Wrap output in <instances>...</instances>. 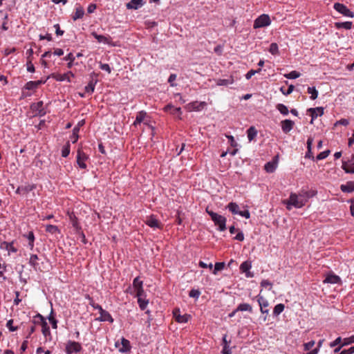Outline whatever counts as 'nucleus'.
Wrapping results in <instances>:
<instances>
[{
	"label": "nucleus",
	"mask_w": 354,
	"mask_h": 354,
	"mask_svg": "<svg viewBox=\"0 0 354 354\" xmlns=\"http://www.w3.org/2000/svg\"><path fill=\"white\" fill-rule=\"evenodd\" d=\"M64 59L66 61H68V63L67 64V67L68 68H71L73 66V62L75 59V57L72 53H70L64 58Z\"/></svg>",
	"instance_id": "nucleus-38"
},
{
	"label": "nucleus",
	"mask_w": 354,
	"mask_h": 354,
	"mask_svg": "<svg viewBox=\"0 0 354 354\" xmlns=\"http://www.w3.org/2000/svg\"><path fill=\"white\" fill-rule=\"evenodd\" d=\"M46 80H39L37 81H29L28 82L25 86L24 88L26 90H35L38 88L40 85L45 84Z\"/></svg>",
	"instance_id": "nucleus-13"
},
{
	"label": "nucleus",
	"mask_w": 354,
	"mask_h": 354,
	"mask_svg": "<svg viewBox=\"0 0 354 354\" xmlns=\"http://www.w3.org/2000/svg\"><path fill=\"white\" fill-rule=\"evenodd\" d=\"M70 151H71V145H70L69 142H67L66 143V145L62 147V156L64 158H66L69 155Z\"/></svg>",
	"instance_id": "nucleus-40"
},
{
	"label": "nucleus",
	"mask_w": 354,
	"mask_h": 354,
	"mask_svg": "<svg viewBox=\"0 0 354 354\" xmlns=\"http://www.w3.org/2000/svg\"><path fill=\"white\" fill-rule=\"evenodd\" d=\"M315 194L314 191L301 189L298 194L291 193L289 198L283 201L286 205V208L290 210L292 207L295 208H301L304 207L308 199Z\"/></svg>",
	"instance_id": "nucleus-1"
},
{
	"label": "nucleus",
	"mask_w": 354,
	"mask_h": 354,
	"mask_svg": "<svg viewBox=\"0 0 354 354\" xmlns=\"http://www.w3.org/2000/svg\"><path fill=\"white\" fill-rule=\"evenodd\" d=\"M341 279L338 276L335 274H328L324 280V283L335 284L339 283Z\"/></svg>",
	"instance_id": "nucleus-25"
},
{
	"label": "nucleus",
	"mask_w": 354,
	"mask_h": 354,
	"mask_svg": "<svg viewBox=\"0 0 354 354\" xmlns=\"http://www.w3.org/2000/svg\"><path fill=\"white\" fill-rule=\"evenodd\" d=\"M308 93L310 94V99L314 100H315L318 96V91L315 88V87H308Z\"/></svg>",
	"instance_id": "nucleus-46"
},
{
	"label": "nucleus",
	"mask_w": 354,
	"mask_h": 354,
	"mask_svg": "<svg viewBox=\"0 0 354 354\" xmlns=\"http://www.w3.org/2000/svg\"><path fill=\"white\" fill-rule=\"evenodd\" d=\"M97 81V80H91L88 84V85L85 86V91L88 93H93L94 92Z\"/></svg>",
	"instance_id": "nucleus-33"
},
{
	"label": "nucleus",
	"mask_w": 354,
	"mask_h": 354,
	"mask_svg": "<svg viewBox=\"0 0 354 354\" xmlns=\"http://www.w3.org/2000/svg\"><path fill=\"white\" fill-rule=\"evenodd\" d=\"M79 127H75L73 130V135H72V142L75 143L78 140V132H79Z\"/></svg>",
	"instance_id": "nucleus-53"
},
{
	"label": "nucleus",
	"mask_w": 354,
	"mask_h": 354,
	"mask_svg": "<svg viewBox=\"0 0 354 354\" xmlns=\"http://www.w3.org/2000/svg\"><path fill=\"white\" fill-rule=\"evenodd\" d=\"M31 109L33 110L36 115L40 117L45 115L46 113V111L44 108L43 101H39L37 103L33 104L31 106Z\"/></svg>",
	"instance_id": "nucleus-10"
},
{
	"label": "nucleus",
	"mask_w": 354,
	"mask_h": 354,
	"mask_svg": "<svg viewBox=\"0 0 354 354\" xmlns=\"http://www.w3.org/2000/svg\"><path fill=\"white\" fill-rule=\"evenodd\" d=\"M138 303L139 304V307L141 310H144L146 309L148 304H149V300L148 299H146L145 298H142V299H138Z\"/></svg>",
	"instance_id": "nucleus-47"
},
{
	"label": "nucleus",
	"mask_w": 354,
	"mask_h": 354,
	"mask_svg": "<svg viewBox=\"0 0 354 354\" xmlns=\"http://www.w3.org/2000/svg\"><path fill=\"white\" fill-rule=\"evenodd\" d=\"M164 110L165 111L170 112L173 115H180L182 113L181 109L180 107L176 108L171 104H167L165 106Z\"/></svg>",
	"instance_id": "nucleus-27"
},
{
	"label": "nucleus",
	"mask_w": 354,
	"mask_h": 354,
	"mask_svg": "<svg viewBox=\"0 0 354 354\" xmlns=\"http://www.w3.org/2000/svg\"><path fill=\"white\" fill-rule=\"evenodd\" d=\"M176 74H171L168 79V82L170 84L171 86H175L176 84L174 83V82L176 80Z\"/></svg>",
	"instance_id": "nucleus-62"
},
{
	"label": "nucleus",
	"mask_w": 354,
	"mask_h": 354,
	"mask_svg": "<svg viewBox=\"0 0 354 354\" xmlns=\"http://www.w3.org/2000/svg\"><path fill=\"white\" fill-rule=\"evenodd\" d=\"M82 350V346L79 342L69 340L66 346L65 352L66 354L78 353Z\"/></svg>",
	"instance_id": "nucleus-5"
},
{
	"label": "nucleus",
	"mask_w": 354,
	"mask_h": 354,
	"mask_svg": "<svg viewBox=\"0 0 354 354\" xmlns=\"http://www.w3.org/2000/svg\"><path fill=\"white\" fill-rule=\"evenodd\" d=\"M236 310L238 311H248L250 313H252V308L251 305L246 303L240 304L237 308Z\"/></svg>",
	"instance_id": "nucleus-32"
},
{
	"label": "nucleus",
	"mask_w": 354,
	"mask_h": 354,
	"mask_svg": "<svg viewBox=\"0 0 354 354\" xmlns=\"http://www.w3.org/2000/svg\"><path fill=\"white\" fill-rule=\"evenodd\" d=\"M36 188V185L35 184H28L25 186H19L16 190V193L18 194H27Z\"/></svg>",
	"instance_id": "nucleus-17"
},
{
	"label": "nucleus",
	"mask_w": 354,
	"mask_h": 354,
	"mask_svg": "<svg viewBox=\"0 0 354 354\" xmlns=\"http://www.w3.org/2000/svg\"><path fill=\"white\" fill-rule=\"evenodd\" d=\"M340 189L344 193H351L354 191V181H348L346 184L341 185Z\"/></svg>",
	"instance_id": "nucleus-22"
},
{
	"label": "nucleus",
	"mask_w": 354,
	"mask_h": 354,
	"mask_svg": "<svg viewBox=\"0 0 354 354\" xmlns=\"http://www.w3.org/2000/svg\"><path fill=\"white\" fill-rule=\"evenodd\" d=\"M335 26L337 28H344L346 30H349L351 28L352 22H351V21H345V22H340V23L339 22V23L335 24Z\"/></svg>",
	"instance_id": "nucleus-41"
},
{
	"label": "nucleus",
	"mask_w": 354,
	"mask_h": 354,
	"mask_svg": "<svg viewBox=\"0 0 354 354\" xmlns=\"http://www.w3.org/2000/svg\"><path fill=\"white\" fill-rule=\"evenodd\" d=\"M252 267L251 263L248 261L243 262L240 266V270L242 272H246L250 270Z\"/></svg>",
	"instance_id": "nucleus-45"
},
{
	"label": "nucleus",
	"mask_w": 354,
	"mask_h": 354,
	"mask_svg": "<svg viewBox=\"0 0 354 354\" xmlns=\"http://www.w3.org/2000/svg\"><path fill=\"white\" fill-rule=\"evenodd\" d=\"M248 138L250 142L253 140L257 135V131L254 127L252 126L247 130Z\"/></svg>",
	"instance_id": "nucleus-28"
},
{
	"label": "nucleus",
	"mask_w": 354,
	"mask_h": 354,
	"mask_svg": "<svg viewBox=\"0 0 354 354\" xmlns=\"http://www.w3.org/2000/svg\"><path fill=\"white\" fill-rule=\"evenodd\" d=\"M307 111L310 113L311 124L313 122V120L316 119L319 115L321 116L324 114L323 107L310 108Z\"/></svg>",
	"instance_id": "nucleus-14"
},
{
	"label": "nucleus",
	"mask_w": 354,
	"mask_h": 354,
	"mask_svg": "<svg viewBox=\"0 0 354 354\" xmlns=\"http://www.w3.org/2000/svg\"><path fill=\"white\" fill-rule=\"evenodd\" d=\"M46 231L52 234L59 233V230L57 226L53 225H47L46 226Z\"/></svg>",
	"instance_id": "nucleus-43"
},
{
	"label": "nucleus",
	"mask_w": 354,
	"mask_h": 354,
	"mask_svg": "<svg viewBox=\"0 0 354 354\" xmlns=\"http://www.w3.org/2000/svg\"><path fill=\"white\" fill-rule=\"evenodd\" d=\"M136 297H138V299H142V298L145 297L146 295H145L143 288L136 289Z\"/></svg>",
	"instance_id": "nucleus-56"
},
{
	"label": "nucleus",
	"mask_w": 354,
	"mask_h": 354,
	"mask_svg": "<svg viewBox=\"0 0 354 354\" xmlns=\"http://www.w3.org/2000/svg\"><path fill=\"white\" fill-rule=\"evenodd\" d=\"M227 208L228 209L234 214H239V205L235 203H233V202H231L228 205H227Z\"/></svg>",
	"instance_id": "nucleus-36"
},
{
	"label": "nucleus",
	"mask_w": 354,
	"mask_h": 354,
	"mask_svg": "<svg viewBox=\"0 0 354 354\" xmlns=\"http://www.w3.org/2000/svg\"><path fill=\"white\" fill-rule=\"evenodd\" d=\"M146 115V112L143 111L138 112L136 115V120L133 122V124L134 126H137V124H140L145 120Z\"/></svg>",
	"instance_id": "nucleus-29"
},
{
	"label": "nucleus",
	"mask_w": 354,
	"mask_h": 354,
	"mask_svg": "<svg viewBox=\"0 0 354 354\" xmlns=\"http://www.w3.org/2000/svg\"><path fill=\"white\" fill-rule=\"evenodd\" d=\"M24 236L26 237L28 240V246L30 250H32L34 248V241H35V235L33 232L30 231L28 233V234H24Z\"/></svg>",
	"instance_id": "nucleus-31"
},
{
	"label": "nucleus",
	"mask_w": 354,
	"mask_h": 354,
	"mask_svg": "<svg viewBox=\"0 0 354 354\" xmlns=\"http://www.w3.org/2000/svg\"><path fill=\"white\" fill-rule=\"evenodd\" d=\"M37 260H38V256L37 254H31L29 263L35 270H37L39 268V263H37Z\"/></svg>",
	"instance_id": "nucleus-34"
},
{
	"label": "nucleus",
	"mask_w": 354,
	"mask_h": 354,
	"mask_svg": "<svg viewBox=\"0 0 354 354\" xmlns=\"http://www.w3.org/2000/svg\"><path fill=\"white\" fill-rule=\"evenodd\" d=\"M206 212L211 217V219L214 223V224L218 226V230L219 231L223 232L226 230L227 219L225 217L216 212H214L212 210H209L208 208L206 209Z\"/></svg>",
	"instance_id": "nucleus-2"
},
{
	"label": "nucleus",
	"mask_w": 354,
	"mask_h": 354,
	"mask_svg": "<svg viewBox=\"0 0 354 354\" xmlns=\"http://www.w3.org/2000/svg\"><path fill=\"white\" fill-rule=\"evenodd\" d=\"M225 267L224 262H218L215 263L214 270H213V274H216L217 272L223 270Z\"/></svg>",
	"instance_id": "nucleus-49"
},
{
	"label": "nucleus",
	"mask_w": 354,
	"mask_h": 354,
	"mask_svg": "<svg viewBox=\"0 0 354 354\" xmlns=\"http://www.w3.org/2000/svg\"><path fill=\"white\" fill-rule=\"evenodd\" d=\"M179 308H176L173 311L175 319L178 323H187L190 319L191 316L188 314L180 315Z\"/></svg>",
	"instance_id": "nucleus-9"
},
{
	"label": "nucleus",
	"mask_w": 354,
	"mask_h": 354,
	"mask_svg": "<svg viewBox=\"0 0 354 354\" xmlns=\"http://www.w3.org/2000/svg\"><path fill=\"white\" fill-rule=\"evenodd\" d=\"M354 353V346H351L348 349L342 350L339 354H353Z\"/></svg>",
	"instance_id": "nucleus-64"
},
{
	"label": "nucleus",
	"mask_w": 354,
	"mask_h": 354,
	"mask_svg": "<svg viewBox=\"0 0 354 354\" xmlns=\"http://www.w3.org/2000/svg\"><path fill=\"white\" fill-rule=\"evenodd\" d=\"M284 76L288 79H296L300 76V73L296 71H292Z\"/></svg>",
	"instance_id": "nucleus-51"
},
{
	"label": "nucleus",
	"mask_w": 354,
	"mask_h": 354,
	"mask_svg": "<svg viewBox=\"0 0 354 354\" xmlns=\"http://www.w3.org/2000/svg\"><path fill=\"white\" fill-rule=\"evenodd\" d=\"M13 320L10 319L7 322L6 326L9 328V330L12 332L16 331L17 330V327H15L12 326Z\"/></svg>",
	"instance_id": "nucleus-61"
},
{
	"label": "nucleus",
	"mask_w": 354,
	"mask_h": 354,
	"mask_svg": "<svg viewBox=\"0 0 354 354\" xmlns=\"http://www.w3.org/2000/svg\"><path fill=\"white\" fill-rule=\"evenodd\" d=\"M276 109L283 115H287L289 113L288 107L283 104H278L276 106Z\"/></svg>",
	"instance_id": "nucleus-37"
},
{
	"label": "nucleus",
	"mask_w": 354,
	"mask_h": 354,
	"mask_svg": "<svg viewBox=\"0 0 354 354\" xmlns=\"http://www.w3.org/2000/svg\"><path fill=\"white\" fill-rule=\"evenodd\" d=\"M100 316L97 318V320L100 322H109L110 323L113 322V318L112 317L111 315L105 310H102V311L100 313Z\"/></svg>",
	"instance_id": "nucleus-18"
},
{
	"label": "nucleus",
	"mask_w": 354,
	"mask_h": 354,
	"mask_svg": "<svg viewBox=\"0 0 354 354\" xmlns=\"http://www.w3.org/2000/svg\"><path fill=\"white\" fill-rule=\"evenodd\" d=\"M294 88L295 86L293 85H290L288 88V91H285L283 90V87H281L280 88L281 91L282 92V93L285 95H290L294 90Z\"/></svg>",
	"instance_id": "nucleus-59"
},
{
	"label": "nucleus",
	"mask_w": 354,
	"mask_h": 354,
	"mask_svg": "<svg viewBox=\"0 0 354 354\" xmlns=\"http://www.w3.org/2000/svg\"><path fill=\"white\" fill-rule=\"evenodd\" d=\"M276 167L277 163L274 162H268L264 166L265 170L268 173L274 172V171L276 169Z\"/></svg>",
	"instance_id": "nucleus-35"
},
{
	"label": "nucleus",
	"mask_w": 354,
	"mask_h": 354,
	"mask_svg": "<svg viewBox=\"0 0 354 354\" xmlns=\"http://www.w3.org/2000/svg\"><path fill=\"white\" fill-rule=\"evenodd\" d=\"M100 68L102 70L106 71L108 73H111V68L108 64L100 63Z\"/></svg>",
	"instance_id": "nucleus-60"
},
{
	"label": "nucleus",
	"mask_w": 354,
	"mask_h": 354,
	"mask_svg": "<svg viewBox=\"0 0 354 354\" xmlns=\"http://www.w3.org/2000/svg\"><path fill=\"white\" fill-rule=\"evenodd\" d=\"M147 3V0H131L127 3L126 7L127 9L137 10L141 8Z\"/></svg>",
	"instance_id": "nucleus-11"
},
{
	"label": "nucleus",
	"mask_w": 354,
	"mask_h": 354,
	"mask_svg": "<svg viewBox=\"0 0 354 354\" xmlns=\"http://www.w3.org/2000/svg\"><path fill=\"white\" fill-rule=\"evenodd\" d=\"M271 24V20L268 15L263 14L258 17L254 21L253 28L254 29L266 27Z\"/></svg>",
	"instance_id": "nucleus-3"
},
{
	"label": "nucleus",
	"mask_w": 354,
	"mask_h": 354,
	"mask_svg": "<svg viewBox=\"0 0 354 354\" xmlns=\"http://www.w3.org/2000/svg\"><path fill=\"white\" fill-rule=\"evenodd\" d=\"M330 150H326L324 151L319 153L316 156L317 160H321L325 159L326 158L328 157V156L330 154Z\"/></svg>",
	"instance_id": "nucleus-50"
},
{
	"label": "nucleus",
	"mask_w": 354,
	"mask_h": 354,
	"mask_svg": "<svg viewBox=\"0 0 354 354\" xmlns=\"http://www.w3.org/2000/svg\"><path fill=\"white\" fill-rule=\"evenodd\" d=\"M206 103L205 102H193L187 105V109L189 111H201L205 106Z\"/></svg>",
	"instance_id": "nucleus-16"
},
{
	"label": "nucleus",
	"mask_w": 354,
	"mask_h": 354,
	"mask_svg": "<svg viewBox=\"0 0 354 354\" xmlns=\"http://www.w3.org/2000/svg\"><path fill=\"white\" fill-rule=\"evenodd\" d=\"M284 305L283 304H277L273 310V315L277 316L280 315L284 310Z\"/></svg>",
	"instance_id": "nucleus-42"
},
{
	"label": "nucleus",
	"mask_w": 354,
	"mask_h": 354,
	"mask_svg": "<svg viewBox=\"0 0 354 354\" xmlns=\"http://www.w3.org/2000/svg\"><path fill=\"white\" fill-rule=\"evenodd\" d=\"M36 319H39V323L41 326V332L43 335L47 338L48 337H50V328L46 321V319L39 313L35 315Z\"/></svg>",
	"instance_id": "nucleus-4"
},
{
	"label": "nucleus",
	"mask_w": 354,
	"mask_h": 354,
	"mask_svg": "<svg viewBox=\"0 0 354 354\" xmlns=\"http://www.w3.org/2000/svg\"><path fill=\"white\" fill-rule=\"evenodd\" d=\"M313 138L310 137L307 140V151L305 155L306 158L314 159V156L312 153V145H313Z\"/></svg>",
	"instance_id": "nucleus-23"
},
{
	"label": "nucleus",
	"mask_w": 354,
	"mask_h": 354,
	"mask_svg": "<svg viewBox=\"0 0 354 354\" xmlns=\"http://www.w3.org/2000/svg\"><path fill=\"white\" fill-rule=\"evenodd\" d=\"M70 219L71 221V224L73 227L75 228V230L77 231H80L81 230V227L79 225V223L77 221V218L75 215L70 216Z\"/></svg>",
	"instance_id": "nucleus-44"
},
{
	"label": "nucleus",
	"mask_w": 354,
	"mask_h": 354,
	"mask_svg": "<svg viewBox=\"0 0 354 354\" xmlns=\"http://www.w3.org/2000/svg\"><path fill=\"white\" fill-rule=\"evenodd\" d=\"M353 343H354V335H353L350 337H348V338H344L343 339L342 346H347V345H349Z\"/></svg>",
	"instance_id": "nucleus-57"
},
{
	"label": "nucleus",
	"mask_w": 354,
	"mask_h": 354,
	"mask_svg": "<svg viewBox=\"0 0 354 354\" xmlns=\"http://www.w3.org/2000/svg\"><path fill=\"white\" fill-rule=\"evenodd\" d=\"M261 71V68H259L257 70H250L245 75V78L247 80H250L254 75H255L256 73H260V71Z\"/></svg>",
	"instance_id": "nucleus-55"
},
{
	"label": "nucleus",
	"mask_w": 354,
	"mask_h": 354,
	"mask_svg": "<svg viewBox=\"0 0 354 354\" xmlns=\"http://www.w3.org/2000/svg\"><path fill=\"white\" fill-rule=\"evenodd\" d=\"M342 168L347 174H354V162L343 161Z\"/></svg>",
	"instance_id": "nucleus-24"
},
{
	"label": "nucleus",
	"mask_w": 354,
	"mask_h": 354,
	"mask_svg": "<svg viewBox=\"0 0 354 354\" xmlns=\"http://www.w3.org/2000/svg\"><path fill=\"white\" fill-rule=\"evenodd\" d=\"M48 319L51 324L53 328L56 329L57 328V320L54 317L53 308L51 309V312L48 317Z\"/></svg>",
	"instance_id": "nucleus-39"
},
{
	"label": "nucleus",
	"mask_w": 354,
	"mask_h": 354,
	"mask_svg": "<svg viewBox=\"0 0 354 354\" xmlns=\"http://www.w3.org/2000/svg\"><path fill=\"white\" fill-rule=\"evenodd\" d=\"M121 344H122V347H119L118 343V342L115 343V346L119 348L118 349H119L120 352L127 353V352L130 351L131 345H130V342L128 339L122 337L121 339Z\"/></svg>",
	"instance_id": "nucleus-15"
},
{
	"label": "nucleus",
	"mask_w": 354,
	"mask_h": 354,
	"mask_svg": "<svg viewBox=\"0 0 354 354\" xmlns=\"http://www.w3.org/2000/svg\"><path fill=\"white\" fill-rule=\"evenodd\" d=\"M201 295V292L197 289H192L189 292V296L192 298L198 299Z\"/></svg>",
	"instance_id": "nucleus-54"
},
{
	"label": "nucleus",
	"mask_w": 354,
	"mask_h": 354,
	"mask_svg": "<svg viewBox=\"0 0 354 354\" xmlns=\"http://www.w3.org/2000/svg\"><path fill=\"white\" fill-rule=\"evenodd\" d=\"M334 9L338 12L342 14L344 16L351 18L354 17V12L349 10L345 5L340 3H335L334 4Z\"/></svg>",
	"instance_id": "nucleus-6"
},
{
	"label": "nucleus",
	"mask_w": 354,
	"mask_h": 354,
	"mask_svg": "<svg viewBox=\"0 0 354 354\" xmlns=\"http://www.w3.org/2000/svg\"><path fill=\"white\" fill-rule=\"evenodd\" d=\"M234 82V77L232 76H230L227 79H218L216 80V84L218 86H228L230 84H232Z\"/></svg>",
	"instance_id": "nucleus-26"
},
{
	"label": "nucleus",
	"mask_w": 354,
	"mask_h": 354,
	"mask_svg": "<svg viewBox=\"0 0 354 354\" xmlns=\"http://www.w3.org/2000/svg\"><path fill=\"white\" fill-rule=\"evenodd\" d=\"M146 224L152 228H160L161 227V225H160L159 221L153 215L149 216L147 218V220L146 221Z\"/></svg>",
	"instance_id": "nucleus-21"
},
{
	"label": "nucleus",
	"mask_w": 354,
	"mask_h": 354,
	"mask_svg": "<svg viewBox=\"0 0 354 354\" xmlns=\"http://www.w3.org/2000/svg\"><path fill=\"white\" fill-rule=\"evenodd\" d=\"M272 286V283L270 281H268L267 279H263L261 282V286L263 287V288H267L268 286L270 288H271Z\"/></svg>",
	"instance_id": "nucleus-63"
},
{
	"label": "nucleus",
	"mask_w": 354,
	"mask_h": 354,
	"mask_svg": "<svg viewBox=\"0 0 354 354\" xmlns=\"http://www.w3.org/2000/svg\"><path fill=\"white\" fill-rule=\"evenodd\" d=\"M142 284H143V282L142 281L140 280V278L138 277H136L134 279H133V286L134 287L135 289H138V288H143L142 287Z\"/></svg>",
	"instance_id": "nucleus-52"
},
{
	"label": "nucleus",
	"mask_w": 354,
	"mask_h": 354,
	"mask_svg": "<svg viewBox=\"0 0 354 354\" xmlns=\"http://www.w3.org/2000/svg\"><path fill=\"white\" fill-rule=\"evenodd\" d=\"M88 159V156L79 149L77 151V164L81 169H86L87 165L85 163V161H86Z\"/></svg>",
	"instance_id": "nucleus-7"
},
{
	"label": "nucleus",
	"mask_w": 354,
	"mask_h": 354,
	"mask_svg": "<svg viewBox=\"0 0 354 354\" xmlns=\"http://www.w3.org/2000/svg\"><path fill=\"white\" fill-rule=\"evenodd\" d=\"M92 36L97 40L100 43H104V44H109V41L107 37H106L104 35H98L95 32H93L91 33Z\"/></svg>",
	"instance_id": "nucleus-30"
},
{
	"label": "nucleus",
	"mask_w": 354,
	"mask_h": 354,
	"mask_svg": "<svg viewBox=\"0 0 354 354\" xmlns=\"http://www.w3.org/2000/svg\"><path fill=\"white\" fill-rule=\"evenodd\" d=\"M295 122L291 120H284L281 122V127L283 133H289L294 127Z\"/></svg>",
	"instance_id": "nucleus-12"
},
{
	"label": "nucleus",
	"mask_w": 354,
	"mask_h": 354,
	"mask_svg": "<svg viewBox=\"0 0 354 354\" xmlns=\"http://www.w3.org/2000/svg\"><path fill=\"white\" fill-rule=\"evenodd\" d=\"M269 52L272 55H277V54H278L279 53L278 45L276 43H272L270 45Z\"/></svg>",
	"instance_id": "nucleus-48"
},
{
	"label": "nucleus",
	"mask_w": 354,
	"mask_h": 354,
	"mask_svg": "<svg viewBox=\"0 0 354 354\" xmlns=\"http://www.w3.org/2000/svg\"><path fill=\"white\" fill-rule=\"evenodd\" d=\"M257 302L260 306V311L262 314L268 315L269 310L267 308L269 306V303L266 299H265L260 294L257 296Z\"/></svg>",
	"instance_id": "nucleus-8"
},
{
	"label": "nucleus",
	"mask_w": 354,
	"mask_h": 354,
	"mask_svg": "<svg viewBox=\"0 0 354 354\" xmlns=\"http://www.w3.org/2000/svg\"><path fill=\"white\" fill-rule=\"evenodd\" d=\"M71 76H74L73 73L71 71H68V73L64 74H55L53 75V78L55 79L57 81H67L68 82H71Z\"/></svg>",
	"instance_id": "nucleus-19"
},
{
	"label": "nucleus",
	"mask_w": 354,
	"mask_h": 354,
	"mask_svg": "<svg viewBox=\"0 0 354 354\" xmlns=\"http://www.w3.org/2000/svg\"><path fill=\"white\" fill-rule=\"evenodd\" d=\"M84 15V10L82 6L76 5L75 11L72 15L73 21H76L79 19H82Z\"/></svg>",
	"instance_id": "nucleus-20"
},
{
	"label": "nucleus",
	"mask_w": 354,
	"mask_h": 354,
	"mask_svg": "<svg viewBox=\"0 0 354 354\" xmlns=\"http://www.w3.org/2000/svg\"><path fill=\"white\" fill-rule=\"evenodd\" d=\"M343 342H342V339L341 337H338L337 338H336L333 342H330V347L331 348H333V347H335L336 346L339 345V344H342Z\"/></svg>",
	"instance_id": "nucleus-58"
}]
</instances>
